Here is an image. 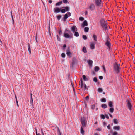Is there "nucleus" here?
I'll return each mask as SVG.
<instances>
[{"mask_svg": "<svg viewBox=\"0 0 135 135\" xmlns=\"http://www.w3.org/2000/svg\"><path fill=\"white\" fill-rule=\"evenodd\" d=\"M120 65L119 64H118L116 62H115L113 65V70L116 73H118L119 72V68Z\"/></svg>", "mask_w": 135, "mask_h": 135, "instance_id": "1", "label": "nucleus"}, {"mask_svg": "<svg viewBox=\"0 0 135 135\" xmlns=\"http://www.w3.org/2000/svg\"><path fill=\"white\" fill-rule=\"evenodd\" d=\"M100 23L101 26L102 27L103 29L105 31L107 28V22L104 20L102 19L100 21Z\"/></svg>", "mask_w": 135, "mask_h": 135, "instance_id": "2", "label": "nucleus"}, {"mask_svg": "<svg viewBox=\"0 0 135 135\" xmlns=\"http://www.w3.org/2000/svg\"><path fill=\"white\" fill-rule=\"evenodd\" d=\"M86 119L84 117H82L81 119V123L82 124V127L83 128L85 127L86 126V123L85 122Z\"/></svg>", "mask_w": 135, "mask_h": 135, "instance_id": "3", "label": "nucleus"}, {"mask_svg": "<svg viewBox=\"0 0 135 135\" xmlns=\"http://www.w3.org/2000/svg\"><path fill=\"white\" fill-rule=\"evenodd\" d=\"M110 39L108 38L105 43V45L108 47L107 49H110V47L111 45V43L110 42Z\"/></svg>", "mask_w": 135, "mask_h": 135, "instance_id": "4", "label": "nucleus"}, {"mask_svg": "<svg viewBox=\"0 0 135 135\" xmlns=\"http://www.w3.org/2000/svg\"><path fill=\"white\" fill-rule=\"evenodd\" d=\"M71 15L70 12H68L66 14L64 15L63 17V21H65L66 19L68 18V17L70 16Z\"/></svg>", "mask_w": 135, "mask_h": 135, "instance_id": "5", "label": "nucleus"}, {"mask_svg": "<svg viewBox=\"0 0 135 135\" xmlns=\"http://www.w3.org/2000/svg\"><path fill=\"white\" fill-rule=\"evenodd\" d=\"M131 100H127V106L130 110H131V108L132 107V106L131 104Z\"/></svg>", "mask_w": 135, "mask_h": 135, "instance_id": "6", "label": "nucleus"}, {"mask_svg": "<svg viewBox=\"0 0 135 135\" xmlns=\"http://www.w3.org/2000/svg\"><path fill=\"white\" fill-rule=\"evenodd\" d=\"M62 8H64L61 10V12L62 13H64L66 11H68L69 10V8L68 7H64Z\"/></svg>", "mask_w": 135, "mask_h": 135, "instance_id": "7", "label": "nucleus"}, {"mask_svg": "<svg viewBox=\"0 0 135 135\" xmlns=\"http://www.w3.org/2000/svg\"><path fill=\"white\" fill-rule=\"evenodd\" d=\"M95 2L96 6H100L102 3L101 0H95Z\"/></svg>", "mask_w": 135, "mask_h": 135, "instance_id": "8", "label": "nucleus"}, {"mask_svg": "<svg viewBox=\"0 0 135 135\" xmlns=\"http://www.w3.org/2000/svg\"><path fill=\"white\" fill-rule=\"evenodd\" d=\"M95 6L94 4L93 3H91L90 4L88 8L90 10L92 11L95 9Z\"/></svg>", "mask_w": 135, "mask_h": 135, "instance_id": "9", "label": "nucleus"}, {"mask_svg": "<svg viewBox=\"0 0 135 135\" xmlns=\"http://www.w3.org/2000/svg\"><path fill=\"white\" fill-rule=\"evenodd\" d=\"M64 36L65 37L67 38H73V35L72 34L71 35H70L68 33H64Z\"/></svg>", "mask_w": 135, "mask_h": 135, "instance_id": "10", "label": "nucleus"}, {"mask_svg": "<svg viewBox=\"0 0 135 135\" xmlns=\"http://www.w3.org/2000/svg\"><path fill=\"white\" fill-rule=\"evenodd\" d=\"M71 29L72 32L74 33L76 31H77V28L76 26H72L71 28Z\"/></svg>", "mask_w": 135, "mask_h": 135, "instance_id": "11", "label": "nucleus"}, {"mask_svg": "<svg viewBox=\"0 0 135 135\" xmlns=\"http://www.w3.org/2000/svg\"><path fill=\"white\" fill-rule=\"evenodd\" d=\"M30 104H31L32 106H33V101L32 94H31L30 95Z\"/></svg>", "mask_w": 135, "mask_h": 135, "instance_id": "12", "label": "nucleus"}, {"mask_svg": "<svg viewBox=\"0 0 135 135\" xmlns=\"http://www.w3.org/2000/svg\"><path fill=\"white\" fill-rule=\"evenodd\" d=\"M66 53L67 56H69V57H70L71 56V53L69 51V50H66Z\"/></svg>", "mask_w": 135, "mask_h": 135, "instance_id": "13", "label": "nucleus"}, {"mask_svg": "<svg viewBox=\"0 0 135 135\" xmlns=\"http://www.w3.org/2000/svg\"><path fill=\"white\" fill-rule=\"evenodd\" d=\"M113 128L116 130H119L120 129V128L119 126H115L113 127Z\"/></svg>", "mask_w": 135, "mask_h": 135, "instance_id": "14", "label": "nucleus"}, {"mask_svg": "<svg viewBox=\"0 0 135 135\" xmlns=\"http://www.w3.org/2000/svg\"><path fill=\"white\" fill-rule=\"evenodd\" d=\"M54 12L55 13H58L61 11V9L59 8H56L54 9Z\"/></svg>", "mask_w": 135, "mask_h": 135, "instance_id": "15", "label": "nucleus"}, {"mask_svg": "<svg viewBox=\"0 0 135 135\" xmlns=\"http://www.w3.org/2000/svg\"><path fill=\"white\" fill-rule=\"evenodd\" d=\"M90 47L92 49H94L95 48V44L93 43H91L90 46Z\"/></svg>", "mask_w": 135, "mask_h": 135, "instance_id": "16", "label": "nucleus"}, {"mask_svg": "<svg viewBox=\"0 0 135 135\" xmlns=\"http://www.w3.org/2000/svg\"><path fill=\"white\" fill-rule=\"evenodd\" d=\"M80 83H79L80 86L82 89L83 87V82L82 78H81L80 80Z\"/></svg>", "mask_w": 135, "mask_h": 135, "instance_id": "17", "label": "nucleus"}, {"mask_svg": "<svg viewBox=\"0 0 135 135\" xmlns=\"http://www.w3.org/2000/svg\"><path fill=\"white\" fill-rule=\"evenodd\" d=\"M82 26L83 27H84V26H87L88 25V23L87 21L86 20H84L83 22V23L82 24Z\"/></svg>", "mask_w": 135, "mask_h": 135, "instance_id": "18", "label": "nucleus"}, {"mask_svg": "<svg viewBox=\"0 0 135 135\" xmlns=\"http://www.w3.org/2000/svg\"><path fill=\"white\" fill-rule=\"evenodd\" d=\"M83 78L84 81H86L88 80V79L86 77L85 75H83L82 76Z\"/></svg>", "mask_w": 135, "mask_h": 135, "instance_id": "19", "label": "nucleus"}, {"mask_svg": "<svg viewBox=\"0 0 135 135\" xmlns=\"http://www.w3.org/2000/svg\"><path fill=\"white\" fill-rule=\"evenodd\" d=\"M82 51L83 52L85 53H86L87 52V51L85 47H83L82 49Z\"/></svg>", "mask_w": 135, "mask_h": 135, "instance_id": "20", "label": "nucleus"}, {"mask_svg": "<svg viewBox=\"0 0 135 135\" xmlns=\"http://www.w3.org/2000/svg\"><path fill=\"white\" fill-rule=\"evenodd\" d=\"M93 62V61L90 60H89L88 62L89 65L91 66H92Z\"/></svg>", "mask_w": 135, "mask_h": 135, "instance_id": "21", "label": "nucleus"}, {"mask_svg": "<svg viewBox=\"0 0 135 135\" xmlns=\"http://www.w3.org/2000/svg\"><path fill=\"white\" fill-rule=\"evenodd\" d=\"M83 128H84L81 127V133L83 135H84V132L83 129Z\"/></svg>", "mask_w": 135, "mask_h": 135, "instance_id": "22", "label": "nucleus"}, {"mask_svg": "<svg viewBox=\"0 0 135 135\" xmlns=\"http://www.w3.org/2000/svg\"><path fill=\"white\" fill-rule=\"evenodd\" d=\"M94 70L96 72H97L99 70V68L97 66H96L94 68Z\"/></svg>", "mask_w": 135, "mask_h": 135, "instance_id": "23", "label": "nucleus"}, {"mask_svg": "<svg viewBox=\"0 0 135 135\" xmlns=\"http://www.w3.org/2000/svg\"><path fill=\"white\" fill-rule=\"evenodd\" d=\"M113 120L114 123L115 124H117L118 123V121L117 119H114Z\"/></svg>", "mask_w": 135, "mask_h": 135, "instance_id": "24", "label": "nucleus"}, {"mask_svg": "<svg viewBox=\"0 0 135 135\" xmlns=\"http://www.w3.org/2000/svg\"><path fill=\"white\" fill-rule=\"evenodd\" d=\"M74 35L76 37H78L79 36V33L76 32V31L75 32H74Z\"/></svg>", "mask_w": 135, "mask_h": 135, "instance_id": "25", "label": "nucleus"}, {"mask_svg": "<svg viewBox=\"0 0 135 135\" xmlns=\"http://www.w3.org/2000/svg\"><path fill=\"white\" fill-rule=\"evenodd\" d=\"M108 105L109 107H113V103L112 101H110Z\"/></svg>", "mask_w": 135, "mask_h": 135, "instance_id": "26", "label": "nucleus"}, {"mask_svg": "<svg viewBox=\"0 0 135 135\" xmlns=\"http://www.w3.org/2000/svg\"><path fill=\"white\" fill-rule=\"evenodd\" d=\"M102 107L103 108L105 109L107 108V105L105 104H103L102 105Z\"/></svg>", "mask_w": 135, "mask_h": 135, "instance_id": "27", "label": "nucleus"}, {"mask_svg": "<svg viewBox=\"0 0 135 135\" xmlns=\"http://www.w3.org/2000/svg\"><path fill=\"white\" fill-rule=\"evenodd\" d=\"M28 49L29 54H30L31 53V49L30 47V45L29 43L28 44Z\"/></svg>", "mask_w": 135, "mask_h": 135, "instance_id": "28", "label": "nucleus"}, {"mask_svg": "<svg viewBox=\"0 0 135 135\" xmlns=\"http://www.w3.org/2000/svg\"><path fill=\"white\" fill-rule=\"evenodd\" d=\"M114 110V109L113 108L111 107L110 108L109 111L111 113H113V112Z\"/></svg>", "mask_w": 135, "mask_h": 135, "instance_id": "29", "label": "nucleus"}, {"mask_svg": "<svg viewBox=\"0 0 135 135\" xmlns=\"http://www.w3.org/2000/svg\"><path fill=\"white\" fill-rule=\"evenodd\" d=\"M98 91L99 92H102L103 91L102 89L100 88H98Z\"/></svg>", "mask_w": 135, "mask_h": 135, "instance_id": "30", "label": "nucleus"}, {"mask_svg": "<svg viewBox=\"0 0 135 135\" xmlns=\"http://www.w3.org/2000/svg\"><path fill=\"white\" fill-rule=\"evenodd\" d=\"M93 38L94 39V40L95 41H97V36L95 35H93Z\"/></svg>", "mask_w": 135, "mask_h": 135, "instance_id": "31", "label": "nucleus"}, {"mask_svg": "<svg viewBox=\"0 0 135 135\" xmlns=\"http://www.w3.org/2000/svg\"><path fill=\"white\" fill-rule=\"evenodd\" d=\"M89 30V28L88 27H86L84 28V31L85 32H88Z\"/></svg>", "mask_w": 135, "mask_h": 135, "instance_id": "32", "label": "nucleus"}, {"mask_svg": "<svg viewBox=\"0 0 135 135\" xmlns=\"http://www.w3.org/2000/svg\"><path fill=\"white\" fill-rule=\"evenodd\" d=\"M62 3V2L61 1L59 2H58L56 4V6L60 5Z\"/></svg>", "mask_w": 135, "mask_h": 135, "instance_id": "33", "label": "nucleus"}, {"mask_svg": "<svg viewBox=\"0 0 135 135\" xmlns=\"http://www.w3.org/2000/svg\"><path fill=\"white\" fill-rule=\"evenodd\" d=\"M57 132H58V135H61V134L60 132V129H59V128L58 127L57 128Z\"/></svg>", "mask_w": 135, "mask_h": 135, "instance_id": "34", "label": "nucleus"}, {"mask_svg": "<svg viewBox=\"0 0 135 135\" xmlns=\"http://www.w3.org/2000/svg\"><path fill=\"white\" fill-rule=\"evenodd\" d=\"M84 90H88V89L87 88V86L85 84L84 85Z\"/></svg>", "mask_w": 135, "mask_h": 135, "instance_id": "35", "label": "nucleus"}, {"mask_svg": "<svg viewBox=\"0 0 135 135\" xmlns=\"http://www.w3.org/2000/svg\"><path fill=\"white\" fill-rule=\"evenodd\" d=\"M106 101V99L105 98H103L101 100V101L102 102H105Z\"/></svg>", "mask_w": 135, "mask_h": 135, "instance_id": "36", "label": "nucleus"}, {"mask_svg": "<svg viewBox=\"0 0 135 135\" xmlns=\"http://www.w3.org/2000/svg\"><path fill=\"white\" fill-rule=\"evenodd\" d=\"M62 17V16L59 15L57 16V19L58 20H59Z\"/></svg>", "mask_w": 135, "mask_h": 135, "instance_id": "37", "label": "nucleus"}, {"mask_svg": "<svg viewBox=\"0 0 135 135\" xmlns=\"http://www.w3.org/2000/svg\"><path fill=\"white\" fill-rule=\"evenodd\" d=\"M83 38L85 40H86L87 38V36L85 35H83Z\"/></svg>", "mask_w": 135, "mask_h": 135, "instance_id": "38", "label": "nucleus"}, {"mask_svg": "<svg viewBox=\"0 0 135 135\" xmlns=\"http://www.w3.org/2000/svg\"><path fill=\"white\" fill-rule=\"evenodd\" d=\"M93 81L95 82H97V79L96 77H94L93 79Z\"/></svg>", "mask_w": 135, "mask_h": 135, "instance_id": "39", "label": "nucleus"}, {"mask_svg": "<svg viewBox=\"0 0 135 135\" xmlns=\"http://www.w3.org/2000/svg\"><path fill=\"white\" fill-rule=\"evenodd\" d=\"M61 57L63 58H64L65 57V55L64 53H62L61 54Z\"/></svg>", "mask_w": 135, "mask_h": 135, "instance_id": "40", "label": "nucleus"}, {"mask_svg": "<svg viewBox=\"0 0 135 135\" xmlns=\"http://www.w3.org/2000/svg\"><path fill=\"white\" fill-rule=\"evenodd\" d=\"M79 19L80 20L82 21L84 20V18L82 17H80L79 18Z\"/></svg>", "mask_w": 135, "mask_h": 135, "instance_id": "41", "label": "nucleus"}, {"mask_svg": "<svg viewBox=\"0 0 135 135\" xmlns=\"http://www.w3.org/2000/svg\"><path fill=\"white\" fill-rule=\"evenodd\" d=\"M101 118L103 119H104L105 118V116L104 115H101Z\"/></svg>", "mask_w": 135, "mask_h": 135, "instance_id": "42", "label": "nucleus"}, {"mask_svg": "<svg viewBox=\"0 0 135 135\" xmlns=\"http://www.w3.org/2000/svg\"><path fill=\"white\" fill-rule=\"evenodd\" d=\"M63 2L64 3H67L68 1L67 0H63Z\"/></svg>", "mask_w": 135, "mask_h": 135, "instance_id": "43", "label": "nucleus"}, {"mask_svg": "<svg viewBox=\"0 0 135 135\" xmlns=\"http://www.w3.org/2000/svg\"><path fill=\"white\" fill-rule=\"evenodd\" d=\"M118 134L117 132L115 131L114 132V133L113 134V135H117Z\"/></svg>", "mask_w": 135, "mask_h": 135, "instance_id": "44", "label": "nucleus"}, {"mask_svg": "<svg viewBox=\"0 0 135 135\" xmlns=\"http://www.w3.org/2000/svg\"><path fill=\"white\" fill-rule=\"evenodd\" d=\"M57 40L59 41H60V38L59 37V36L58 35H57Z\"/></svg>", "mask_w": 135, "mask_h": 135, "instance_id": "45", "label": "nucleus"}, {"mask_svg": "<svg viewBox=\"0 0 135 135\" xmlns=\"http://www.w3.org/2000/svg\"><path fill=\"white\" fill-rule=\"evenodd\" d=\"M62 32V31L61 30H60L59 32V33L60 35L61 34Z\"/></svg>", "mask_w": 135, "mask_h": 135, "instance_id": "46", "label": "nucleus"}, {"mask_svg": "<svg viewBox=\"0 0 135 135\" xmlns=\"http://www.w3.org/2000/svg\"><path fill=\"white\" fill-rule=\"evenodd\" d=\"M105 117H106V118H107V119H109V117L108 115H105Z\"/></svg>", "mask_w": 135, "mask_h": 135, "instance_id": "47", "label": "nucleus"}, {"mask_svg": "<svg viewBox=\"0 0 135 135\" xmlns=\"http://www.w3.org/2000/svg\"><path fill=\"white\" fill-rule=\"evenodd\" d=\"M89 99V97L88 96H87L85 98V99L86 100H88Z\"/></svg>", "mask_w": 135, "mask_h": 135, "instance_id": "48", "label": "nucleus"}, {"mask_svg": "<svg viewBox=\"0 0 135 135\" xmlns=\"http://www.w3.org/2000/svg\"><path fill=\"white\" fill-rule=\"evenodd\" d=\"M107 128L109 129H110V125H109L107 126Z\"/></svg>", "mask_w": 135, "mask_h": 135, "instance_id": "49", "label": "nucleus"}, {"mask_svg": "<svg viewBox=\"0 0 135 135\" xmlns=\"http://www.w3.org/2000/svg\"><path fill=\"white\" fill-rule=\"evenodd\" d=\"M95 108V105H92V108L93 109H94Z\"/></svg>", "mask_w": 135, "mask_h": 135, "instance_id": "50", "label": "nucleus"}, {"mask_svg": "<svg viewBox=\"0 0 135 135\" xmlns=\"http://www.w3.org/2000/svg\"><path fill=\"white\" fill-rule=\"evenodd\" d=\"M99 79H100L102 80L103 78V77L102 76H100L99 77Z\"/></svg>", "mask_w": 135, "mask_h": 135, "instance_id": "51", "label": "nucleus"}, {"mask_svg": "<svg viewBox=\"0 0 135 135\" xmlns=\"http://www.w3.org/2000/svg\"><path fill=\"white\" fill-rule=\"evenodd\" d=\"M11 17H12V20L13 21H14V20H13V16H12V12L11 13Z\"/></svg>", "mask_w": 135, "mask_h": 135, "instance_id": "52", "label": "nucleus"}, {"mask_svg": "<svg viewBox=\"0 0 135 135\" xmlns=\"http://www.w3.org/2000/svg\"><path fill=\"white\" fill-rule=\"evenodd\" d=\"M48 2L50 3H51L52 2V1L51 0H48Z\"/></svg>", "mask_w": 135, "mask_h": 135, "instance_id": "53", "label": "nucleus"}, {"mask_svg": "<svg viewBox=\"0 0 135 135\" xmlns=\"http://www.w3.org/2000/svg\"><path fill=\"white\" fill-rule=\"evenodd\" d=\"M103 68L104 72H106V69L104 66H103Z\"/></svg>", "mask_w": 135, "mask_h": 135, "instance_id": "54", "label": "nucleus"}, {"mask_svg": "<svg viewBox=\"0 0 135 135\" xmlns=\"http://www.w3.org/2000/svg\"><path fill=\"white\" fill-rule=\"evenodd\" d=\"M41 130L42 134V135H44V133H43V130H42V129H41Z\"/></svg>", "mask_w": 135, "mask_h": 135, "instance_id": "55", "label": "nucleus"}, {"mask_svg": "<svg viewBox=\"0 0 135 135\" xmlns=\"http://www.w3.org/2000/svg\"><path fill=\"white\" fill-rule=\"evenodd\" d=\"M35 40H36V42L37 43L38 42V41H37V37L36 35V36Z\"/></svg>", "mask_w": 135, "mask_h": 135, "instance_id": "56", "label": "nucleus"}, {"mask_svg": "<svg viewBox=\"0 0 135 135\" xmlns=\"http://www.w3.org/2000/svg\"><path fill=\"white\" fill-rule=\"evenodd\" d=\"M36 135H41L40 134V133H37L36 129Z\"/></svg>", "mask_w": 135, "mask_h": 135, "instance_id": "57", "label": "nucleus"}, {"mask_svg": "<svg viewBox=\"0 0 135 135\" xmlns=\"http://www.w3.org/2000/svg\"><path fill=\"white\" fill-rule=\"evenodd\" d=\"M66 47V44H64L63 45V47L65 48Z\"/></svg>", "mask_w": 135, "mask_h": 135, "instance_id": "58", "label": "nucleus"}, {"mask_svg": "<svg viewBox=\"0 0 135 135\" xmlns=\"http://www.w3.org/2000/svg\"><path fill=\"white\" fill-rule=\"evenodd\" d=\"M71 84L72 86H73L74 85L73 82L71 81Z\"/></svg>", "mask_w": 135, "mask_h": 135, "instance_id": "59", "label": "nucleus"}, {"mask_svg": "<svg viewBox=\"0 0 135 135\" xmlns=\"http://www.w3.org/2000/svg\"><path fill=\"white\" fill-rule=\"evenodd\" d=\"M103 124L104 125H106L107 124L105 122H103Z\"/></svg>", "mask_w": 135, "mask_h": 135, "instance_id": "60", "label": "nucleus"}, {"mask_svg": "<svg viewBox=\"0 0 135 135\" xmlns=\"http://www.w3.org/2000/svg\"><path fill=\"white\" fill-rule=\"evenodd\" d=\"M16 104H17V106H18V107L19 105H18V102H16Z\"/></svg>", "mask_w": 135, "mask_h": 135, "instance_id": "61", "label": "nucleus"}, {"mask_svg": "<svg viewBox=\"0 0 135 135\" xmlns=\"http://www.w3.org/2000/svg\"><path fill=\"white\" fill-rule=\"evenodd\" d=\"M109 116L112 118H113V116H112V115L111 114H109Z\"/></svg>", "mask_w": 135, "mask_h": 135, "instance_id": "62", "label": "nucleus"}, {"mask_svg": "<svg viewBox=\"0 0 135 135\" xmlns=\"http://www.w3.org/2000/svg\"><path fill=\"white\" fill-rule=\"evenodd\" d=\"M16 102H18L17 99V98H16Z\"/></svg>", "mask_w": 135, "mask_h": 135, "instance_id": "63", "label": "nucleus"}, {"mask_svg": "<svg viewBox=\"0 0 135 135\" xmlns=\"http://www.w3.org/2000/svg\"><path fill=\"white\" fill-rule=\"evenodd\" d=\"M15 99H16V98H17V97L16 95H15Z\"/></svg>", "mask_w": 135, "mask_h": 135, "instance_id": "64", "label": "nucleus"}]
</instances>
